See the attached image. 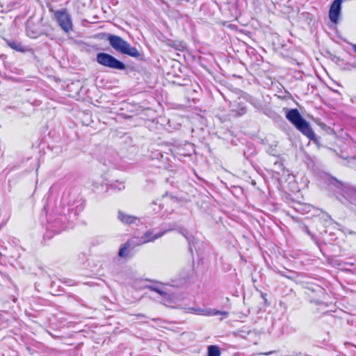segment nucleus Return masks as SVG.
<instances>
[{
    "mask_svg": "<svg viewBox=\"0 0 356 356\" xmlns=\"http://www.w3.org/2000/svg\"><path fill=\"white\" fill-rule=\"evenodd\" d=\"M286 118L309 139L314 138L315 134L309 123L302 117L297 108L289 110L286 113Z\"/></svg>",
    "mask_w": 356,
    "mask_h": 356,
    "instance_id": "obj_1",
    "label": "nucleus"
},
{
    "mask_svg": "<svg viewBox=\"0 0 356 356\" xmlns=\"http://www.w3.org/2000/svg\"><path fill=\"white\" fill-rule=\"evenodd\" d=\"M106 35V39L110 45L117 51L123 54L129 55L134 58H138L140 56V52L136 47H131L121 37L110 33H108Z\"/></svg>",
    "mask_w": 356,
    "mask_h": 356,
    "instance_id": "obj_2",
    "label": "nucleus"
},
{
    "mask_svg": "<svg viewBox=\"0 0 356 356\" xmlns=\"http://www.w3.org/2000/svg\"><path fill=\"white\" fill-rule=\"evenodd\" d=\"M97 62L101 65L111 69L118 70H124L126 69L124 63L107 53H98L97 54Z\"/></svg>",
    "mask_w": 356,
    "mask_h": 356,
    "instance_id": "obj_3",
    "label": "nucleus"
},
{
    "mask_svg": "<svg viewBox=\"0 0 356 356\" xmlns=\"http://www.w3.org/2000/svg\"><path fill=\"white\" fill-rule=\"evenodd\" d=\"M54 18L65 33H70L73 29V23L70 15L65 8L54 11Z\"/></svg>",
    "mask_w": 356,
    "mask_h": 356,
    "instance_id": "obj_4",
    "label": "nucleus"
},
{
    "mask_svg": "<svg viewBox=\"0 0 356 356\" xmlns=\"http://www.w3.org/2000/svg\"><path fill=\"white\" fill-rule=\"evenodd\" d=\"M342 0H334L330 8L329 17L333 23H337L341 14Z\"/></svg>",
    "mask_w": 356,
    "mask_h": 356,
    "instance_id": "obj_5",
    "label": "nucleus"
},
{
    "mask_svg": "<svg viewBox=\"0 0 356 356\" xmlns=\"http://www.w3.org/2000/svg\"><path fill=\"white\" fill-rule=\"evenodd\" d=\"M173 229H165L163 232H158L155 234H153V232L152 230L147 231L139 239L140 244L147 243L148 242H152L157 238L163 236L168 232L172 231Z\"/></svg>",
    "mask_w": 356,
    "mask_h": 356,
    "instance_id": "obj_6",
    "label": "nucleus"
},
{
    "mask_svg": "<svg viewBox=\"0 0 356 356\" xmlns=\"http://www.w3.org/2000/svg\"><path fill=\"white\" fill-rule=\"evenodd\" d=\"M118 218L122 223L126 225L134 224L138 219L136 216L127 214L121 211H118Z\"/></svg>",
    "mask_w": 356,
    "mask_h": 356,
    "instance_id": "obj_7",
    "label": "nucleus"
},
{
    "mask_svg": "<svg viewBox=\"0 0 356 356\" xmlns=\"http://www.w3.org/2000/svg\"><path fill=\"white\" fill-rule=\"evenodd\" d=\"M232 112L236 115H243L247 112V108L245 102L238 99V102L236 104V108H232Z\"/></svg>",
    "mask_w": 356,
    "mask_h": 356,
    "instance_id": "obj_8",
    "label": "nucleus"
},
{
    "mask_svg": "<svg viewBox=\"0 0 356 356\" xmlns=\"http://www.w3.org/2000/svg\"><path fill=\"white\" fill-rule=\"evenodd\" d=\"M7 45L12 48L13 49L20 51V52H25L27 50V48L22 44V43L13 41V40H5Z\"/></svg>",
    "mask_w": 356,
    "mask_h": 356,
    "instance_id": "obj_9",
    "label": "nucleus"
},
{
    "mask_svg": "<svg viewBox=\"0 0 356 356\" xmlns=\"http://www.w3.org/2000/svg\"><path fill=\"white\" fill-rule=\"evenodd\" d=\"M208 356H220V348L217 346H208Z\"/></svg>",
    "mask_w": 356,
    "mask_h": 356,
    "instance_id": "obj_10",
    "label": "nucleus"
},
{
    "mask_svg": "<svg viewBox=\"0 0 356 356\" xmlns=\"http://www.w3.org/2000/svg\"><path fill=\"white\" fill-rule=\"evenodd\" d=\"M345 197L347 198L350 202L355 203V199L356 198V191L353 189H348L345 192Z\"/></svg>",
    "mask_w": 356,
    "mask_h": 356,
    "instance_id": "obj_11",
    "label": "nucleus"
},
{
    "mask_svg": "<svg viewBox=\"0 0 356 356\" xmlns=\"http://www.w3.org/2000/svg\"><path fill=\"white\" fill-rule=\"evenodd\" d=\"M188 312L198 315L207 316V309L200 307H190Z\"/></svg>",
    "mask_w": 356,
    "mask_h": 356,
    "instance_id": "obj_12",
    "label": "nucleus"
},
{
    "mask_svg": "<svg viewBox=\"0 0 356 356\" xmlns=\"http://www.w3.org/2000/svg\"><path fill=\"white\" fill-rule=\"evenodd\" d=\"M217 315H224L227 316L228 313L227 312H222L219 310L207 309V316H217Z\"/></svg>",
    "mask_w": 356,
    "mask_h": 356,
    "instance_id": "obj_13",
    "label": "nucleus"
},
{
    "mask_svg": "<svg viewBox=\"0 0 356 356\" xmlns=\"http://www.w3.org/2000/svg\"><path fill=\"white\" fill-rule=\"evenodd\" d=\"M129 242L126 243L122 247H121L119 250V252H118L119 257H124L126 256L125 252L127 250V249L129 248Z\"/></svg>",
    "mask_w": 356,
    "mask_h": 356,
    "instance_id": "obj_14",
    "label": "nucleus"
},
{
    "mask_svg": "<svg viewBox=\"0 0 356 356\" xmlns=\"http://www.w3.org/2000/svg\"><path fill=\"white\" fill-rule=\"evenodd\" d=\"M147 288L150 289L151 291H155V292L158 293L159 294H160L161 296L166 295V293H165L164 291H163L162 290H161L158 287H156V286H147Z\"/></svg>",
    "mask_w": 356,
    "mask_h": 356,
    "instance_id": "obj_15",
    "label": "nucleus"
},
{
    "mask_svg": "<svg viewBox=\"0 0 356 356\" xmlns=\"http://www.w3.org/2000/svg\"><path fill=\"white\" fill-rule=\"evenodd\" d=\"M179 232L188 241L189 245H191V241H189L188 237L187 236L188 232L187 230L182 229L179 231ZM190 249H191V246H190Z\"/></svg>",
    "mask_w": 356,
    "mask_h": 356,
    "instance_id": "obj_16",
    "label": "nucleus"
},
{
    "mask_svg": "<svg viewBox=\"0 0 356 356\" xmlns=\"http://www.w3.org/2000/svg\"><path fill=\"white\" fill-rule=\"evenodd\" d=\"M112 187H113V188H117V189H118L119 191H120V190H122V189H124V184H123V183H119V184H118V185H115H115H113V186H112Z\"/></svg>",
    "mask_w": 356,
    "mask_h": 356,
    "instance_id": "obj_17",
    "label": "nucleus"
},
{
    "mask_svg": "<svg viewBox=\"0 0 356 356\" xmlns=\"http://www.w3.org/2000/svg\"><path fill=\"white\" fill-rule=\"evenodd\" d=\"M249 102H250L251 104H252L254 107L256 108H259V104H257V102H256V100L253 98H250L249 99Z\"/></svg>",
    "mask_w": 356,
    "mask_h": 356,
    "instance_id": "obj_18",
    "label": "nucleus"
},
{
    "mask_svg": "<svg viewBox=\"0 0 356 356\" xmlns=\"http://www.w3.org/2000/svg\"><path fill=\"white\" fill-rule=\"evenodd\" d=\"M26 33H27V35L31 37V38H35L36 37V35L35 34H33V33H30L29 29L26 30Z\"/></svg>",
    "mask_w": 356,
    "mask_h": 356,
    "instance_id": "obj_19",
    "label": "nucleus"
},
{
    "mask_svg": "<svg viewBox=\"0 0 356 356\" xmlns=\"http://www.w3.org/2000/svg\"><path fill=\"white\" fill-rule=\"evenodd\" d=\"M26 33H27V35L31 37V38H35L36 37V35L35 34H33V33H30L29 29L26 30Z\"/></svg>",
    "mask_w": 356,
    "mask_h": 356,
    "instance_id": "obj_20",
    "label": "nucleus"
},
{
    "mask_svg": "<svg viewBox=\"0 0 356 356\" xmlns=\"http://www.w3.org/2000/svg\"><path fill=\"white\" fill-rule=\"evenodd\" d=\"M353 49L356 53V44L353 45Z\"/></svg>",
    "mask_w": 356,
    "mask_h": 356,
    "instance_id": "obj_21",
    "label": "nucleus"
}]
</instances>
